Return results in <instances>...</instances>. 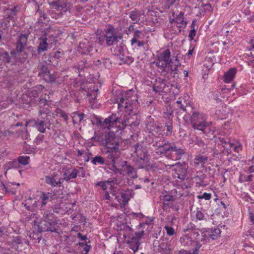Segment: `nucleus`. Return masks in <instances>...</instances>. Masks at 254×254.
Instances as JSON below:
<instances>
[{
  "label": "nucleus",
  "mask_w": 254,
  "mask_h": 254,
  "mask_svg": "<svg viewBox=\"0 0 254 254\" xmlns=\"http://www.w3.org/2000/svg\"><path fill=\"white\" fill-rule=\"evenodd\" d=\"M39 75L42 77L43 79L48 82H52L55 80L56 77L50 73L47 66L46 65H42L41 70L39 73Z\"/></svg>",
  "instance_id": "18"
},
{
  "label": "nucleus",
  "mask_w": 254,
  "mask_h": 254,
  "mask_svg": "<svg viewBox=\"0 0 254 254\" xmlns=\"http://www.w3.org/2000/svg\"><path fill=\"white\" fill-rule=\"evenodd\" d=\"M52 215L53 214H51L50 213L46 214L45 216H44V219L41 221L39 226L41 231H48V230H45V227L49 228V226L50 225L51 222L52 221V220L49 218V217Z\"/></svg>",
  "instance_id": "30"
},
{
  "label": "nucleus",
  "mask_w": 254,
  "mask_h": 254,
  "mask_svg": "<svg viewBox=\"0 0 254 254\" xmlns=\"http://www.w3.org/2000/svg\"><path fill=\"white\" fill-rule=\"evenodd\" d=\"M36 195L39 197L38 201L41 202L42 207L45 206L48 202L52 200V195L49 192L38 191Z\"/></svg>",
  "instance_id": "20"
},
{
  "label": "nucleus",
  "mask_w": 254,
  "mask_h": 254,
  "mask_svg": "<svg viewBox=\"0 0 254 254\" xmlns=\"http://www.w3.org/2000/svg\"><path fill=\"white\" fill-rule=\"evenodd\" d=\"M249 218L251 221L254 224V211L249 212Z\"/></svg>",
  "instance_id": "63"
},
{
  "label": "nucleus",
  "mask_w": 254,
  "mask_h": 254,
  "mask_svg": "<svg viewBox=\"0 0 254 254\" xmlns=\"http://www.w3.org/2000/svg\"><path fill=\"white\" fill-rule=\"evenodd\" d=\"M195 216L196 218L200 220H203L205 218V215L203 212L199 208H197Z\"/></svg>",
  "instance_id": "51"
},
{
  "label": "nucleus",
  "mask_w": 254,
  "mask_h": 254,
  "mask_svg": "<svg viewBox=\"0 0 254 254\" xmlns=\"http://www.w3.org/2000/svg\"><path fill=\"white\" fill-rule=\"evenodd\" d=\"M165 228L168 235L172 236L174 234L175 231L172 227L169 226H165Z\"/></svg>",
  "instance_id": "59"
},
{
  "label": "nucleus",
  "mask_w": 254,
  "mask_h": 254,
  "mask_svg": "<svg viewBox=\"0 0 254 254\" xmlns=\"http://www.w3.org/2000/svg\"><path fill=\"white\" fill-rule=\"evenodd\" d=\"M144 234V231H142L141 232L136 233L134 236H132L130 239L133 240L135 242H140V240Z\"/></svg>",
  "instance_id": "48"
},
{
  "label": "nucleus",
  "mask_w": 254,
  "mask_h": 254,
  "mask_svg": "<svg viewBox=\"0 0 254 254\" xmlns=\"http://www.w3.org/2000/svg\"><path fill=\"white\" fill-rule=\"evenodd\" d=\"M79 170L75 168H71L66 170L63 174L64 181H69L70 179L76 178L79 173Z\"/></svg>",
  "instance_id": "22"
},
{
  "label": "nucleus",
  "mask_w": 254,
  "mask_h": 254,
  "mask_svg": "<svg viewBox=\"0 0 254 254\" xmlns=\"http://www.w3.org/2000/svg\"><path fill=\"white\" fill-rule=\"evenodd\" d=\"M170 144L168 140L160 139L156 141L153 145L156 147L155 151L157 155L166 156L169 158Z\"/></svg>",
  "instance_id": "8"
},
{
  "label": "nucleus",
  "mask_w": 254,
  "mask_h": 254,
  "mask_svg": "<svg viewBox=\"0 0 254 254\" xmlns=\"http://www.w3.org/2000/svg\"><path fill=\"white\" fill-rule=\"evenodd\" d=\"M252 177L253 176L252 175L245 176H241L240 178V180L241 182H244V181H247V182H252Z\"/></svg>",
  "instance_id": "55"
},
{
  "label": "nucleus",
  "mask_w": 254,
  "mask_h": 254,
  "mask_svg": "<svg viewBox=\"0 0 254 254\" xmlns=\"http://www.w3.org/2000/svg\"><path fill=\"white\" fill-rule=\"evenodd\" d=\"M178 0H164V8L169 10Z\"/></svg>",
  "instance_id": "45"
},
{
  "label": "nucleus",
  "mask_w": 254,
  "mask_h": 254,
  "mask_svg": "<svg viewBox=\"0 0 254 254\" xmlns=\"http://www.w3.org/2000/svg\"><path fill=\"white\" fill-rule=\"evenodd\" d=\"M168 66L167 67L168 71L171 73L176 74L178 73V67L181 65V63L178 60V57L175 58V60L173 61H170V63L168 64Z\"/></svg>",
  "instance_id": "24"
},
{
  "label": "nucleus",
  "mask_w": 254,
  "mask_h": 254,
  "mask_svg": "<svg viewBox=\"0 0 254 254\" xmlns=\"http://www.w3.org/2000/svg\"><path fill=\"white\" fill-rule=\"evenodd\" d=\"M194 235L193 232H190L188 235L183 236L180 239L181 245L187 247L192 246L194 240L192 236H194Z\"/></svg>",
  "instance_id": "21"
},
{
  "label": "nucleus",
  "mask_w": 254,
  "mask_h": 254,
  "mask_svg": "<svg viewBox=\"0 0 254 254\" xmlns=\"http://www.w3.org/2000/svg\"><path fill=\"white\" fill-rule=\"evenodd\" d=\"M92 156V154L91 153L88 152L85 153L83 155V158L85 162H88L90 160V157Z\"/></svg>",
  "instance_id": "61"
},
{
  "label": "nucleus",
  "mask_w": 254,
  "mask_h": 254,
  "mask_svg": "<svg viewBox=\"0 0 254 254\" xmlns=\"http://www.w3.org/2000/svg\"><path fill=\"white\" fill-rule=\"evenodd\" d=\"M171 58V52L169 49H166L161 52L157 56V60L156 65L159 68L162 72H164L168 64L170 61H172Z\"/></svg>",
  "instance_id": "7"
},
{
  "label": "nucleus",
  "mask_w": 254,
  "mask_h": 254,
  "mask_svg": "<svg viewBox=\"0 0 254 254\" xmlns=\"http://www.w3.org/2000/svg\"><path fill=\"white\" fill-rule=\"evenodd\" d=\"M50 5L53 11L51 13V16L53 18L57 19L69 11L67 3L63 1H52L50 3Z\"/></svg>",
  "instance_id": "5"
},
{
  "label": "nucleus",
  "mask_w": 254,
  "mask_h": 254,
  "mask_svg": "<svg viewBox=\"0 0 254 254\" xmlns=\"http://www.w3.org/2000/svg\"><path fill=\"white\" fill-rule=\"evenodd\" d=\"M185 13L181 11L178 14L175 15L176 28H174V26H172V33L178 34L180 33L182 29L185 28L187 25V21L185 20L184 15Z\"/></svg>",
  "instance_id": "11"
},
{
  "label": "nucleus",
  "mask_w": 254,
  "mask_h": 254,
  "mask_svg": "<svg viewBox=\"0 0 254 254\" xmlns=\"http://www.w3.org/2000/svg\"><path fill=\"white\" fill-rule=\"evenodd\" d=\"M44 87L42 85H40L36 87L35 89H33L32 91H31V93H28L29 95L30 96V99L28 103L29 104H33L36 101V99L39 96L38 91H40L43 90Z\"/></svg>",
  "instance_id": "26"
},
{
  "label": "nucleus",
  "mask_w": 254,
  "mask_h": 254,
  "mask_svg": "<svg viewBox=\"0 0 254 254\" xmlns=\"http://www.w3.org/2000/svg\"><path fill=\"white\" fill-rule=\"evenodd\" d=\"M119 121H120V118L116 117V115H112L104 120L103 123L101 124V127L103 128L110 130L117 126V123H119Z\"/></svg>",
  "instance_id": "17"
},
{
  "label": "nucleus",
  "mask_w": 254,
  "mask_h": 254,
  "mask_svg": "<svg viewBox=\"0 0 254 254\" xmlns=\"http://www.w3.org/2000/svg\"><path fill=\"white\" fill-rule=\"evenodd\" d=\"M173 206L172 203L170 202H163L162 209L164 211H167L168 208L172 207Z\"/></svg>",
  "instance_id": "56"
},
{
  "label": "nucleus",
  "mask_w": 254,
  "mask_h": 254,
  "mask_svg": "<svg viewBox=\"0 0 254 254\" xmlns=\"http://www.w3.org/2000/svg\"><path fill=\"white\" fill-rule=\"evenodd\" d=\"M40 43L38 48V51L39 53H41L44 52L47 49L48 47V43H47V39L46 37H43L39 39Z\"/></svg>",
  "instance_id": "32"
},
{
  "label": "nucleus",
  "mask_w": 254,
  "mask_h": 254,
  "mask_svg": "<svg viewBox=\"0 0 254 254\" xmlns=\"http://www.w3.org/2000/svg\"><path fill=\"white\" fill-rule=\"evenodd\" d=\"M19 8L17 6H15L13 8L9 9V11L8 13V16L9 17H13L15 16L17 12L19 10Z\"/></svg>",
  "instance_id": "47"
},
{
  "label": "nucleus",
  "mask_w": 254,
  "mask_h": 254,
  "mask_svg": "<svg viewBox=\"0 0 254 254\" xmlns=\"http://www.w3.org/2000/svg\"><path fill=\"white\" fill-rule=\"evenodd\" d=\"M57 223L53 220H52L50 223V225L49 226V228H45V230H48V231L56 232L57 228Z\"/></svg>",
  "instance_id": "49"
},
{
  "label": "nucleus",
  "mask_w": 254,
  "mask_h": 254,
  "mask_svg": "<svg viewBox=\"0 0 254 254\" xmlns=\"http://www.w3.org/2000/svg\"><path fill=\"white\" fill-rule=\"evenodd\" d=\"M85 117V115L83 113L78 114L73 113L72 114V118L73 124H76L78 123L81 122Z\"/></svg>",
  "instance_id": "35"
},
{
  "label": "nucleus",
  "mask_w": 254,
  "mask_h": 254,
  "mask_svg": "<svg viewBox=\"0 0 254 254\" xmlns=\"http://www.w3.org/2000/svg\"><path fill=\"white\" fill-rule=\"evenodd\" d=\"M196 35V31L195 29H191L189 34V38L190 40H192Z\"/></svg>",
  "instance_id": "60"
},
{
  "label": "nucleus",
  "mask_w": 254,
  "mask_h": 254,
  "mask_svg": "<svg viewBox=\"0 0 254 254\" xmlns=\"http://www.w3.org/2000/svg\"><path fill=\"white\" fill-rule=\"evenodd\" d=\"M51 124L49 121L45 120L37 119L34 121V127L41 133H44L46 132V129H50Z\"/></svg>",
  "instance_id": "19"
},
{
  "label": "nucleus",
  "mask_w": 254,
  "mask_h": 254,
  "mask_svg": "<svg viewBox=\"0 0 254 254\" xmlns=\"http://www.w3.org/2000/svg\"><path fill=\"white\" fill-rule=\"evenodd\" d=\"M0 60L5 63L10 62V57L7 52L0 51Z\"/></svg>",
  "instance_id": "40"
},
{
  "label": "nucleus",
  "mask_w": 254,
  "mask_h": 254,
  "mask_svg": "<svg viewBox=\"0 0 254 254\" xmlns=\"http://www.w3.org/2000/svg\"><path fill=\"white\" fill-rule=\"evenodd\" d=\"M220 233L221 231L218 228L214 230H208L203 233V236L204 237L205 239L214 240L218 238Z\"/></svg>",
  "instance_id": "23"
},
{
  "label": "nucleus",
  "mask_w": 254,
  "mask_h": 254,
  "mask_svg": "<svg viewBox=\"0 0 254 254\" xmlns=\"http://www.w3.org/2000/svg\"><path fill=\"white\" fill-rule=\"evenodd\" d=\"M207 118V116L202 113L193 112L190 119L192 127L204 133L205 128L208 126L206 122Z\"/></svg>",
  "instance_id": "3"
},
{
  "label": "nucleus",
  "mask_w": 254,
  "mask_h": 254,
  "mask_svg": "<svg viewBox=\"0 0 254 254\" xmlns=\"http://www.w3.org/2000/svg\"><path fill=\"white\" fill-rule=\"evenodd\" d=\"M129 17L133 21H135L134 23H136L140 19L139 13L136 10L131 11L129 12Z\"/></svg>",
  "instance_id": "42"
},
{
  "label": "nucleus",
  "mask_w": 254,
  "mask_h": 254,
  "mask_svg": "<svg viewBox=\"0 0 254 254\" xmlns=\"http://www.w3.org/2000/svg\"><path fill=\"white\" fill-rule=\"evenodd\" d=\"M165 127L167 128V132L165 133L166 135H168L169 134H171L173 129L172 121L169 120L168 122L165 124Z\"/></svg>",
  "instance_id": "46"
},
{
  "label": "nucleus",
  "mask_w": 254,
  "mask_h": 254,
  "mask_svg": "<svg viewBox=\"0 0 254 254\" xmlns=\"http://www.w3.org/2000/svg\"><path fill=\"white\" fill-rule=\"evenodd\" d=\"M110 159L112 163V170L114 172L124 175L127 174L133 179L137 177L135 169L128 164L127 161L120 160L116 162L115 156L113 154L110 155Z\"/></svg>",
  "instance_id": "2"
},
{
  "label": "nucleus",
  "mask_w": 254,
  "mask_h": 254,
  "mask_svg": "<svg viewBox=\"0 0 254 254\" xmlns=\"http://www.w3.org/2000/svg\"><path fill=\"white\" fill-rule=\"evenodd\" d=\"M172 15L173 16V18H170L169 19V23L171 24V26H170V31L172 32V26H174V28H176L175 23H176V17L175 14L174 12H173Z\"/></svg>",
  "instance_id": "53"
},
{
  "label": "nucleus",
  "mask_w": 254,
  "mask_h": 254,
  "mask_svg": "<svg viewBox=\"0 0 254 254\" xmlns=\"http://www.w3.org/2000/svg\"><path fill=\"white\" fill-rule=\"evenodd\" d=\"M193 244L195 245V248L193 250L192 253L194 254H198V250L201 247V245L199 244L198 242L195 241L194 240Z\"/></svg>",
  "instance_id": "57"
},
{
  "label": "nucleus",
  "mask_w": 254,
  "mask_h": 254,
  "mask_svg": "<svg viewBox=\"0 0 254 254\" xmlns=\"http://www.w3.org/2000/svg\"><path fill=\"white\" fill-rule=\"evenodd\" d=\"M178 254H193L192 252H191L190 251L182 250L179 252Z\"/></svg>",
  "instance_id": "64"
},
{
  "label": "nucleus",
  "mask_w": 254,
  "mask_h": 254,
  "mask_svg": "<svg viewBox=\"0 0 254 254\" xmlns=\"http://www.w3.org/2000/svg\"><path fill=\"white\" fill-rule=\"evenodd\" d=\"M55 113L57 116L62 117L65 121H67L68 119V115L61 109H57L55 111Z\"/></svg>",
  "instance_id": "44"
},
{
  "label": "nucleus",
  "mask_w": 254,
  "mask_h": 254,
  "mask_svg": "<svg viewBox=\"0 0 254 254\" xmlns=\"http://www.w3.org/2000/svg\"><path fill=\"white\" fill-rule=\"evenodd\" d=\"M13 101L8 98H6L5 100L0 101V110L6 108L8 105L11 104Z\"/></svg>",
  "instance_id": "43"
},
{
  "label": "nucleus",
  "mask_w": 254,
  "mask_h": 254,
  "mask_svg": "<svg viewBox=\"0 0 254 254\" xmlns=\"http://www.w3.org/2000/svg\"><path fill=\"white\" fill-rule=\"evenodd\" d=\"M45 182L52 187H60L63 183V178H60L57 174L45 177Z\"/></svg>",
  "instance_id": "15"
},
{
  "label": "nucleus",
  "mask_w": 254,
  "mask_h": 254,
  "mask_svg": "<svg viewBox=\"0 0 254 254\" xmlns=\"http://www.w3.org/2000/svg\"><path fill=\"white\" fill-rule=\"evenodd\" d=\"M211 197V194L210 193L204 192L202 194L198 195L197 198L199 199H204L205 200H209Z\"/></svg>",
  "instance_id": "52"
},
{
  "label": "nucleus",
  "mask_w": 254,
  "mask_h": 254,
  "mask_svg": "<svg viewBox=\"0 0 254 254\" xmlns=\"http://www.w3.org/2000/svg\"><path fill=\"white\" fill-rule=\"evenodd\" d=\"M220 145L225 148L223 153L227 156L231 153L233 148L235 152L239 153L242 150V146L240 143H234L231 142L230 139L225 138H219Z\"/></svg>",
  "instance_id": "9"
},
{
  "label": "nucleus",
  "mask_w": 254,
  "mask_h": 254,
  "mask_svg": "<svg viewBox=\"0 0 254 254\" xmlns=\"http://www.w3.org/2000/svg\"><path fill=\"white\" fill-rule=\"evenodd\" d=\"M173 166H174L173 178L175 179H178L177 180L178 183H182L186 179L187 172V168L180 164H176Z\"/></svg>",
  "instance_id": "12"
},
{
  "label": "nucleus",
  "mask_w": 254,
  "mask_h": 254,
  "mask_svg": "<svg viewBox=\"0 0 254 254\" xmlns=\"http://www.w3.org/2000/svg\"><path fill=\"white\" fill-rule=\"evenodd\" d=\"M37 13L39 16V21L41 23H44L45 22H48L49 21V18L48 17L46 13L43 12L41 10H38L37 11Z\"/></svg>",
  "instance_id": "39"
},
{
  "label": "nucleus",
  "mask_w": 254,
  "mask_h": 254,
  "mask_svg": "<svg viewBox=\"0 0 254 254\" xmlns=\"http://www.w3.org/2000/svg\"><path fill=\"white\" fill-rule=\"evenodd\" d=\"M127 243L130 244L129 248L133 251V253L135 254L136 252L138 250V247L140 244V242H135L133 240L130 239L127 241Z\"/></svg>",
  "instance_id": "37"
},
{
  "label": "nucleus",
  "mask_w": 254,
  "mask_h": 254,
  "mask_svg": "<svg viewBox=\"0 0 254 254\" xmlns=\"http://www.w3.org/2000/svg\"><path fill=\"white\" fill-rule=\"evenodd\" d=\"M208 161V157L207 156H203L202 155H196L193 160V163L195 167L199 165H201L202 167Z\"/></svg>",
  "instance_id": "29"
},
{
  "label": "nucleus",
  "mask_w": 254,
  "mask_h": 254,
  "mask_svg": "<svg viewBox=\"0 0 254 254\" xmlns=\"http://www.w3.org/2000/svg\"><path fill=\"white\" fill-rule=\"evenodd\" d=\"M8 186H9V189H7V192H11L13 194H15L16 190L19 186V183H8Z\"/></svg>",
  "instance_id": "41"
},
{
  "label": "nucleus",
  "mask_w": 254,
  "mask_h": 254,
  "mask_svg": "<svg viewBox=\"0 0 254 254\" xmlns=\"http://www.w3.org/2000/svg\"><path fill=\"white\" fill-rule=\"evenodd\" d=\"M132 192V190H122L116 195L115 198L121 205H125L131 198Z\"/></svg>",
  "instance_id": "16"
},
{
  "label": "nucleus",
  "mask_w": 254,
  "mask_h": 254,
  "mask_svg": "<svg viewBox=\"0 0 254 254\" xmlns=\"http://www.w3.org/2000/svg\"><path fill=\"white\" fill-rule=\"evenodd\" d=\"M98 62L100 64H103L106 67L109 66L111 64L109 59H104L101 60H98Z\"/></svg>",
  "instance_id": "54"
},
{
  "label": "nucleus",
  "mask_w": 254,
  "mask_h": 254,
  "mask_svg": "<svg viewBox=\"0 0 254 254\" xmlns=\"http://www.w3.org/2000/svg\"><path fill=\"white\" fill-rule=\"evenodd\" d=\"M158 251L163 254H168L170 252L171 249L167 241H163L160 243Z\"/></svg>",
  "instance_id": "31"
},
{
  "label": "nucleus",
  "mask_w": 254,
  "mask_h": 254,
  "mask_svg": "<svg viewBox=\"0 0 254 254\" xmlns=\"http://www.w3.org/2000/svg\"><path fill=\"white\" fill-rule=\"evenodd\" d=\"M160 199L163 202H171L175 199V197L168 192H163L160 195Z\"/></svg>",
  "instance_id": "33"
},
{
  "label": "nucleus",
  "mask_w": 254,
  "mask_h": 254,
  "mask_svg": "<svg viewBox=\"0 0 254 254\" xmlns=\"http://www.w3.org/2000/svg\"><path fill=\"white\" fill-rule=\"evenodd\" d=\"M142 35V33L141 31L139 30L135 31L133 35V37L130 40L131 45L132 46L136 44L137 42H138V40L141 38Z\"/></svg>",
  "instance_id": "38"
},
{
  "label": "nucleus",
  "mask_w": 254,
  "mask_h": 254,
  "mask_svg": "<svg viewBox=\"0 0 254 254\" xmlns=\"http://www.w3.org/2000/svg\"><path fill=\"white\" fill-rule=\"evenodd\" d=\"M34 199L35 198H33L31 196H30L26 200L24 206L28 210H30L31 207H36L38 206L37 201L36 200H34V202H32Z\"/></svg>",
  "instance_id": "34"
},
{
  "label": "nucleus",
  "mask_w": 254,
  "mask_h": 254,
  "mask_svg": "<svg viewBox=\"0 0 254 254\" xmlns=\"http://www.w3.org/2000/svg\"><path fill=\"white\" fill-rule=\"evenodd\" d=\"M0 189L4 192H7V189H9V186L8 184L5 185L2 182L0 183Z\"/></svg>",
  "instance_id": "58"
},
{
  "label": "nucleus",
  "mask_w": 254,
  "mask_h": 254,
  "mask_svg": "<svg viewBox=\"0 0 254 254\" xmlns=\"http://www.w3.org/2000/svg\"><path fill=\"white\" fill-rule=\"evenodd\" d=\"M91 163L94 165H103L105 163V159L102 156L97 155L92 158Z\"/></svg>",
  "instance_id": "36"
},
{
  "label": "nucleus",
  "mask_w": 254,
  "mask_h": 254,
  "mask_svg": "<svg viewBox=\"0 0 254 254\" xmlns=\"http://www.w3.org/2000/svg\"><path fill=\"white\" fill-rule=\"evenodd\" d=\"M28 37L26 34H21L18 39L16 51L17 52H21L24 48L27 42Z\"/></svg>",
  "instance_id": "25"
},
{
  "label": "nucleus",
  "mask_w": 254,
  "mask_h": 254,
  "mask_svg": "<svg viewBox=\"0 0 254 254\" xmlns=\"http://www.w3.org/2000/svg\"><path fill=\"white\" fill-rule=\"evenodd\" d=\"M132 92H123L121 91H117L115 95V100L118 103V108L120 111H124L128 115L126 117L125 119L120 118V121L119 123H121L123 127L127 126H137L139 122H134L130 118V115H136L139 112L138 110L139 103L137 100H131L130 98Z\"/></svg>",
  "instance_id": "1"
},
{
  "label": "nucleus",
  "mask_w": 254,
  "mask_h": 254,
  "mask_svg": "<svg viewBox=\"0 0 254 254\" xmlns=\"http://www.w3.org/2000/svg\"><path fill=\"white\" fill-rule=\"evenodd\" d=\"M105 141L106 146L109 149L107 151L109 157L113 152L119 151V138L116 137L114 132H109L105 135Z\"/></svg>",
  "instance_id": "6"
},
{
  "label": "nucleus",
  "mask_w": 254,
  "mask_h": 254,
  "mask_svg": "<svg viewBox=\"0 0 254 254\" xmlns=\"http://www.w3.org/2000/svg\"><path fill=\"white\" fill-rule=\"evenodd\" d=\"M109 185L111 186L109 180L107 182H99L96 184V186L101 187L104 190H107Z\"/></svg>",
  "instance_id": "50"
},
{
  "label": "nucleus",
  "mask_w": 254,
  "mask_h": 254,
  "mask_svg": "<svg viewBox=\"0 0 254 254\" xmlns=\"http://www.w3.org/2000/svg\"><path fill=\"white\" fill-rule=\"evenodd\" d=\"M185 153V150L177 145L175 143H171L170 147L169 158L172 160H179Z\"/></svg>",
  "instance_id": "14"
},
{
  "label": "nucleus",
  "mask_w": 254,
  "mask_h": 254,
  "mask_svg": "<svg viewBox=\"0 0 254 254\" xmlns=\"http://www.w3.org/2000/svg\"><path fill=\"white\" fill-rule=\"evenodd\" d=\"M29 157L27 156H21L18 158L17 161H13L9 163L10 167H16L18 163L23 165H26L29 163Z\"/></svg>",
  "instance_id": "27"
},
{
  "label": "nucleus",
  "mask_w": 254,
  "mask_h": 254,
  "mask_svg": "<svg viewBox=\"0 0 254 254\" xmlns=\"http://www.w3.org/2000/svg\"><path fill=\"white\" fill-rule=\"evenodd\" d=\"M236 73L235 68H230L224 75V81L225 83H230L234 79Z\"/></svg>",
  "instance_id": "28"
},
{
  "label": "nucleus",
  "mask_w": 254,
  "mask_h": 254,
  "mask_svg": "<svg viewBox=\"0 0 254 254\" xmlns=\"http://www.w3.org/2000/svg\"><path fill=\"white\" fill-rule=\"evenodd\" d=\"M44 138V135L43 134H38L36 138H35V142L37 143H39L41 141H42Z\"/></svg>",
  "instance_id": "62"
},
{
  "label": "nucleus",
  "mask_w": 254,
  "mask_h": 254,
  "mask_svg": "<svg viewBox=\"0 0 254 254\" xmlns=\"http://www.w3.org/2000/svg\"><path fill=\"white\" fill-rule=\"evenodd\" d=\"M153 89L156 92H167L170 90L169 83L165 79L158 78L153 82Z\"/></svg>",
  "instance_id": "13"
},
{
  "label": "nucleus",
  "mask_w": 254,
  "mask_h": 254,
  "mask_svg": "<svg viewBox=\"0 0 254 254\" xmlns=\"http://www.w3.org/2000/svg\"><path fill=\"white\" fill-rule=\"evenodd\" d=\"M78 52L83 55H93L97 52L98 50L95 47L94 41H87L84 40L79 44L77 49Z\"/></svg>",
  "instance_id": "10"
},
{
  "label": "nucleus",
  "mask_w": 254,
  "mask_h": 254,
  "mask_svg": "<svg viewBox=\"0 0 254 254\" xmlns=\"http://www.w3.org/2000/svg\"><path fill=\"white\" fill-rule=\"evenodd\" d=\"M122 36H118L115 29L110 26L108 27L105 31V34L104 36L100 37L99 42L100 45H103L104 42H106L108 46H111L115 43H117L119 39H121Z\"/></svg>",
  "instance_id": "4"
}]
</instances>
